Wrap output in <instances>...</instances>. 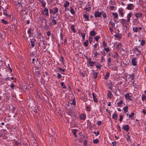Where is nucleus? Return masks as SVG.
<instances>
[{"instance_id":"49","label":"nucleus","mask_w":146,"mask_h":146,"mask_svg":"<svg viewBox=\"0 0 146 146\" xmlns=\"http://www.w3.org/2000/svg\"><path fill=\"white\" fill-rule=\"evenodd\" d=\"M72 110L71 109V108H70L68 109V112L69 113V114H71L72 113Z\"/></svg>"},{"instance_id":"59","label":"nucleus","mask_w":146,"mask_h":146,"mask_svg":"<svg viewBox=\"0 0 146 146\" xmlns=\"http://www.w3.org/2000/svg\"><path fill=\"white\" fill-rule=\"evenodd\" d=\"M86 110L88 111H90V107L87 106L86 107Z\"/></svg>"},{"instance_id":"53","label":"nucleus","mask_w":146,"mask_h":146,"mask_svg":"<svg viewBox=\"0 0 146 146\" xmlns=\"http://www.w3.org/2000/svg\"><path fill=\"white\" fill-rule=\"evenodd\" d=\"M31 29L30 28H29V30L27 31V33L28 34H29V36H30V34L31 33Z\"/></svg>"},{"instance_id":"28","label":"nucleus","mask_w":146,"mask_h":146,"mask_svg":"<svg viewBox=\"0 0 146 146\" xmlns=\"http://www.w3.org/2000/svg\"><path fill=\"white\" fill-rule=\"evenodd\" d=\"M125 98L127 99H129V100H131V99L130 98V96L128 94H126L125 96Z\"/></svg>"},{"instance_id":"37","label":"nucleus","mask_w":146,"mask_h":146,"mask_svg":"<svg viewBox=\"0 0 146 146\" xmlns=\"http://www.w3.org/2000/svg\"><path fill=\"white\" fill-rule=\"evenodd\" d=\"M61 85L62 87L63 88H66V87L65 86V85H64V82H61Z\"/></svg>"},{"instance_id":"2","label":"nucleus","mask_w":146,"mask_h":146,"mask_svg":"<svg viewBox=\"0 0 146 146\" xmlns=\"http://www.w3.org/2000/svg\"><path fill=\"white\" fill-rule=\"evenodd\" d=\"M134 7V6L131 3H129L127 4V6L126 9L128 10H131L133 9Z\"/></svg>"},{"instance_id":"12","label":"nucleus","mask_w":146,"mask_h":146,"mask_svg":"<svg viewBox=\"0 0 146 146\" xmlns=\"http://www.w3.org/2000/svg\"><path fill=\"white\" fill-rule=\"evenodd\" d=\"M142 14L141 13H136L134 15L136 18H138L139 17H141L142 16Z\"/></svg>"},{"instance_id":"60","label":"nucleus","mask_w":146,"mask_h":146,"mask_svg":"<svg viewBox=\"0 0 146 146\" xmlns=\"http://www.w3.org/2000/svg\"><path fill=\"white\" fill-rule=\"evenodd\" d=\"M142 112L144 114V115L146 114V110L145 109H143V110Z\"/></svg>"},{"instance_id":"38","label":"nucleus","mask_w":146,"mask_h":146,"mask_svg":"<svg viewBox=\"0 0 146 146\" xmlns=\"http://www.w3.org/2000/svg\"><path fill=\"white\" fill-rule=\"evenodd\" d=\"M58 9L57 7H55L54 8V11H53V14H55L58 12Z\"/></svg>"},{"instance_id":"40","label":"nucleus","mask_w":146,"mask_h":146,"mask_svg":"<svg viewBox=\"0 0 146 146\" xmlns=\"http://www.w3.org/2000/svg\"><path fill=\"white\" fill-rule=\"evenodd\" d=\"M145 41L143 40L141 41L140 45L141 46H143L144 44H145Z\"/></svg>"},{"instance_id":"42","label":"nucleus","mask_w":146,"mask_h":146,"mask_svg":"<svg viewBox=\"0 0 146 146\" xmlns=\"http://www.w3.org/2000/svg\"><path fill=\"white\" fill-rule=\"evenodd\" d=\"M117 117V115L116 114H114L113 115L112 117L114 119H116Z\"/></svg>"},{"instance_id":"54","label":"nucleus","mask_w":146,"mask_h":146,"mask_svg":"<svg viewBox=\"0 0 146 146\" xmlns=\"http://www.w3.org/2000/svg\"><path fill=\"white\" fill-rule=\"evenodd\" d=\"M57 77L59 79H60L62 77V75L58 73L57 75Z\"/></svg>"},{"instance_id":"13","label":"nucleus","mask_w":146,"mask_h":146,"mask_svg":"<svg viewBox=\"0 0 146 146\" xmlns=\"http://www.w3.org/2000/svg\"><path fill=\"white\" fill-rule=\"evenodd\" d=\"M44 12L46 13L45 14V15L46 16H48L49 15V14L48 13V9L46 8V7H45L44 9L43 10Z\"/></svg>"},{"instance_id":"20","label":"nucleus","mask_w":146,"mask_h":146,"mask_svg":"<svg viewBox=\"0 0 146 146\" xmlns=\"http://www.w3.org/2000/svg\"><path fill=\"white\" fill-rule=\"evenodd\" d=\"M98 45V43H95L94 45V50H97L99 49V47L98 46V48L97 47V46Z\"/></svg>"},{"instance_id":"36","label":"nucleus","mask_w":146,"mask_h":146,"mask_svg":"<svg viewBox=\"0 0 146 146\" xmlns=\"http://www.w3.org/2000/svg\"><path fill=\"white\" fill-rule=\"evenodd\" d=\"M98 76V73L97 72H94L93 77L94 79L97 78Z\"/></svg>"},{"instance_id":"4","label":"nucleus","mask_w":146,"mask_h":146,"mask_svg":"<svg viewBox=\"0 0 146 146\" xmlns=\"http://www.w3.org/2000/svg\"><path fill=\"white\" fill-rule=\"evenodd\" d=\"M137 58L134 57L131 60V63L133 65L136 66L137 64V61H136Z\"/></svg>"},{"instance_id":"63","label":"nucleus","mask_w":146,"mask_h":146,"mask_svg":"<svg viewBox=\"0 0 146 146\" xmlns=\"http://www.w3.org/2000/svg\"><path fill=\"white\" fill-rule=\"evenodd\" d=\"M101 65H100V64H98L97 65H96V67L97 68H99L101 67Z\"/></svg>"},{"instance_id":"9","label":"nucleus","mask_w":146,"mask_h":146,"mask_svg":"<svg viewBox=\"0 0 146 146\" xmlns=\"http://www.w3.org/2000/svg\"><path fill=\"white\" fill-rule=\"evenodd\" d=\"M120 23L123 26H124V24L126 23V20L124 19H121L119 20Z\"/></svg>"},{"instance_id":"61","label":"nucleus","mask_w":146,"mask_h":146,"mask_svg":"<svg viewBox=\"0 0 146 146\" xmlns=\"http://www.w3.org/2000/svg\"><path fill=\"white\" fill-rule=\"evenodd\" d=\"M47 2L49 3H52L53 2V0H47Z\"/></svg>"},{"instance_id":"47","label":"nucleus","mask_w":146,"mask_h":146,"mask_svg":"<svg viewBox=\"0 0 146 146\" xmlns=\"http://www.w3.org/2000/svg\"><path fill=\"white\" fill-rule=\"evenodd\" d=\"M127 141H131L130 137L129 135H127Z\"/></svg>"},{"instance_id":"41","label":"nucleus","mask_w":146,"mask_h":146,"mask_svg":"<svg viewBox=\"0 0 146 146\" xmlns=\"http://www.w3.org/2000/svg\"><path fill=\"white\" fill-rule=\"evenodd\" d=\"M93 142L94 143H97L99 142V140L98 139H96L93 140Z\"/></svg>"},{"instance_id":"14","label":"nucleus","mask_w":146,"mask_h":146,"mask_svg":"<svg viewBox=\"0 0 146 146\" xmlns=\"http://www.w3.org/2000/svg\"><path fill=\"white\" fill-rule=\"evenodd\" d=\"M112 14L113 16V18L114 19L118 18V15L117 13H112Z\"/></svg>"},{"instance_id":"35","label":"nucleus","mask_w":146,"mask_h":146,"mask_svg":"<svg viewBox=\"0 0 146 146\" xmlns=\"http://www.w3.org/2000/svg\"><path fill=\"white\" fill-rule=\"evenodd\" d=\"M1 21L2 23L6 25L8 23V22L6 21L4 19H2L1 20Z\"/></svg>"},{"instance_id":"24","label":"nucleus","mask_w":146,"mask_h":146,"mask_svg":"<svg viewBox=\"0 0 146 146\" xmlns=\"http://www.w3.org/2000/svg\"><path fill=\"white\" fill-rule=\"evenodd\" d=\"M70 12L71 13L74 14L75 13V12L72 7H70Z\"/></svg>"},{"instance_id":"5","label":"nucleus","mask_w":146,"mask_h":146,"mask_svg":"<svg viewBox=\"0 0 146 146\" xmlns=\"http://www.w3.org/2000/svg\"><path fill=\"white\" fill-rule=\"evenodd\" d=\"M123 105H125V104L122 100H120L117 103V106L119 107H121Z\"/></svg>"},{"instance_id":"23","label":"nucleus","mask_w":146,"mask_h":146,"mask_svg":"<svg viewBox=\"0 0 146 146\" xmlns=\"http://www.w3.org/2000/svg\"><path fill=\"white\" fill-rule=\"evenodd\" d=\"M88 62L90 65L91 66L94 65L95 64V62L91 61H90V60Z\"/></svg>"},{"instance_id":"39","label":"nucleus","mask_w":146,"mask_h":146,"mask_svg":"<svg viewBox=\"0 0 146 146\" xmlns=\"http://www.w3.org/2000/svg\"><path fill=\"white\" fill-rule=\"evenodd\" d=\"M93 37L90 36L89 38V40L90 44H91L92 42Z\"/></svg>"},{"instance_id":"15","label":"nucleus","mask_w":146,"mask_h":146,"mask_svg":"<svg viewBox=\"0 0 146 146\" xmlns=\"http://www.w3.org/2000/svg\"><path fill=\"white\" fill-rule=\"evenodd\" d=\"M133 50L134 51H136L137 52H138L140 54H141V51L139 50H138V48L137 46H135L134 47V48Z\"/></svg>"},{"instance_id":"46","label":"nucleus","mask_w":146,"mask_h":146,"mask_svg":"<svg viewBox=\"0 0 146 146\" xmlns=\"http://www.w3.org/2000/svg\"><path fill=\"white\" fill-rule=\"evenodd\" d=\"M134 113L133 112L131 114L129 115V118L133 117L134 116Z\"/></svg>"},{"instance_id":"26","label":"nucleus","mask_w":146,"mask_h":146,"mask_svg":"<svg viewBox=\"0 0 146 146\" xmlns=\"http://www.w3.org/2000/svg\"><path fill=\"white\" fill-rule=\"evenodd\" d=\"M53 19L52 20V21L53 23V25H55L57 23L56 20L54 19V18H55V17H53Z\"/></svg>"},{"instance_id":"27","label":"nucleus","mask_w":146,"mask_h":146,"mask_svg":"<svg viewBox=\"0 0 146 146\" xmlns=\"http://www.w3.org/2000/svg\"><path fill=\"white\" fill-rule=\"evenodd\" d=\"M71 30L73 31V33H75L76 32V31L75 29V28H74V25H72L71 26Z\"/></svg>"},{"instance_id":"33","label":"nucleus","mask_w":146,"mask_h":146,"mask_svg":"<svg viewBox=\"0 0 146 146\" xmlns=\"http://www.w3.org/2000/svg\"><path fill=\"white\" fill-rule=\"evenodd\" d=\"M81 35L82 37V38L84 40L86 34L84 33H81Z\"/></svg>"},{"instance_id":"21","label":"nucleus","mask_w":146,"mask_h":146,"mask_svg":"<svg viewBox=\"0 0 146 146\" xmlns=\"http://www.w3.org/2000/svg\"><path fill=\"white\" fill-rule=\"evenodd\" d=\"M115 37L117 38L118 39H120L121 38V36L119 34H116L114 35Z\"/></svg>"},{"instance_id":"55","label":"nucleus","mask_w":146,"mask_h":146,"mask_svg":"<svg viewBox=\"0 0 146 146\" xmlns=\"http://www.w3.org/2000/svg\"><path fill=\"white\" fill-rule=\"evenodd\" d=\"M58 69L59 70L63 72H64V69L60 68H58Z\"/></svg>"},{"instance_id":"30","label":"nucleus","mask_w":146,"mask_h":146,"mask_svg":"<svg viewBox=\"0 0 146 146\" xmlns=\"http://www.w3.org/2000/svg\"><path fill=\"white\" fill-rule=\"evenodd\" d=\"M127 109H128V107L127 106H125L123 108V110H124V111L125 113L127 112H128Z\"/></svg>"},{"instance_id":"29","label":"nucleus","mask_w":146,"mask_h":146,"mask_svg":"<svg viewBox=\"0 0 146 146\" xmlns=\"http://www.w3.org/2000/svg\"><path fill=\"white\" fill-rule=\"evenodd\" d=\"M133 30L134 32H137L138 31L137 27H133Z\"/></svg>"},{"instance_id":"32","label":"nucleus","mask_w":146,"mask_h":146,"mask_svg":"<svg viewBox=\"0 0 146 146\" xmlns=\"http://www.w3.org/2000/svg\"><path fill=\"white\" fill-rule=\"evenodd\" d=\"M110 74L108 72H107L106 75L104 77V79H107L109 77Z\"/></svg>"},{"instance_id":"19","label":"nucleus","mask_w":146,"mask_h":146,"mask_svg":"<svg viewBox=\"0 0 146 146\" xmlns=\"http://www.w3.org/2000/svg\"><path fill=\"white\" fill-rule=\"evenodd\" d=\"M113 56L115 58H116V59H117L118 58V55L117 53L116 52H115L114 54L113 55Z\"/></svg>"},{"instance_id":"34","label":"nucleus","mask_w":146,"mask_h":146,"mask_svg":"<svg viewBox=\"0 0 146 146\" xmlns=\"http://www.w3.org/2000/svg\"><path fill=\"white\" fill-rule=\"evenodd\" d=\"M3 14L4 15H5L6 16H8V14H7V11L6 9H3Z\"/></svg>"},{"instance_id":"56","label":"nucleus","mask_w":146,"mask_h":146,"mask_svg":"<svg viewBox=\"0 0 146 146\" xmlns=\"http://www.w3.org/2000/svg\"><path fill=\"white\" fill-rule=\"evenodd\" d=\"M99 37L98 36H96L94 37V38L96 41H98Z\"/></svg>"},{"instance_id":"8","label":"nucleus","mask_w":146,"mask_h":146,"mask_svg":"<svg viewBox=\"0 0 146 146\" xmlns=\"http://www.w3.org/2000/svg\"><path fill=\"white\" fill-rule=\"evenodd\" d=\"M122 46V44L120 43H118L117 44L116 46V48L118 50L120 49Z\"/></svg>"},{"instance_id":"31","label":"nucleus","mask_w":146,"mask_h":146,"mask_svg":"<svg viewBox=\"0 0 146 146\" xmlns=\"http://www.w3.org/2000/svg\"><path fill=\"white\" fill-rule=\"evenodd\" d=\"M83 16L86 21H89V17L88 15L84 14Z\"/></svg>"},{"instance_id":"50","label":"nucleus","mask_w":146,"mask_h":146,"mask_svg":"<svg viewBox=\"0 0 146 146\" xmlns=\"http://www.w3.org/2000/svg\"><path fill=\"white\" fill-rule=\"evenodd\" d=\"M103 47L104 48L106 47L107 46L106 45V43H105V41H104L103 42Z\"/></svg>"},{"instance_id":"44","label":"nucleus","mask_w":146,"mask_h":146,"mask_svg":"<svg viewBox=\"0 0 146 146\" xmlns=\"http://www.w3.org/2000/svg\"><path fill=\"white\" fill-rule=\"evenodd\" d=\"M77 131V130L76 129H74L72 131L74 135L75 136H76V133Z\"/></svg>"},{"instance_id":"10","label":"nucleus","mask_w":146,"mask_h":146,"mask_svg":"<svg viewBox=\"0 0 146 146\" xmlns=\"http://www.w3.org/2000/svg\"><path fill=\"white\" fill-rule=\"evenodd\" d=\"M129 129V126L128 125H125L123 127V129L126 130V131H128Z\"/></svg>"},{"instance_id":"57","label":"nucleus","mask_w":146,"mask_h":146,"mask_svg":"<svg viewBox=\"0 0 146 146\" xmlns=\"http://www.w3.org/2000/svg\"><path fill=\"white\" fill-rule=\"evenodd\" d=\"M10 86L12 88H13L15 86L12 83H11L10 84Z\"/></svg>"},{"instance_id":"1","label":"nucleus","mask_w":146,"mask_h":146,"mask_svg":"<svg viewBox=\"0 0 146 146\" xmlns=\"http://www.w3.org/2000/svg\"><path fill=\"white\" fill-rule=\"evenodd\" d=\"M103 12H99L98 11H96L95 13H94L95 17H100L102 15H103Z\"/></svg>"},{"instance_id":"62","label":"nucleus","mask_w":146,"mask_h":146,"mask_svg":"<svg viewBox=\"0 0 146 146\" xmlns=\"http://www.w3.org/2000/svg\"><path fill=\"white\" fill-rule=\"evenodd\" d=\"M47 35L48 36H49L51 35V33L50 31H48L47 32Z\"/></svg>"},{"instance_id":"3","label":"nucleus","mask_w":146,"mask_h":146,"mask_svg":"<svg viewBox=\"0 0 146 146\" xmlns=\"http://www.w3.org/2000/svg\"><path fill=\"white\" fill-rule=\"evenodd\" d=\"M118 13L119 16L123 17L124 15L123 13V9L122 8H120L119 9Z\"/></svg>"},{"instance_id":"45","label":"nucleus","mask_w":146,"mask_h":146,"mask_svg":"<svg viewBox=\"0 0 146 146\" xmlns=\"http://www.w3.org/2000/svg\"><path fill=\"white\" fill-rule=\"evenodd\" d=\"M119 117L120 118L119 119V121H120V122H121L123 120V116L122 115H120Z\"/></svg>"},{"instance_id":"6","label":"nucleus","mask_w":146,"mask_h":146,"mask_svg":"<svg viewBox=\"0 0 146 146\" xmlns=\"http://www.w3.org/2000/svg\"><path fill=\"white\" fill-rule=\"evenodd\" d=\"M86 117V115L83 113L81 114L80 116V119L84 120H85Z\"/></svg>"},{"instance_id":"7","label":"nucleus","mask_w":146,"mask_h":146,"mask_svg":"<svg viewBox=\"0 0 146 146\" xmlns=\"http://www.w3.org/2000/svg\"><path fill=\"white\" fill-rule=\"evenodd\" d=\"M92 96L94 102L96 103L98 102V99L96 98L97 96L94 93H92Z\"/></svg>"},{"instance_id":"18","label":"nucleus","mask_w":146,"mask_h":146,"mask_svg":"<svg viewBox=\"0 0 146 146\" xmlns=\"http://www.w3.org/2000/svg\"><path fill=\"white\" fill-rule=\"evenodd\" d=\"M69 2L67 1H65L64 4V7L65 8L67 7L69 5Z\"/></svg>"},{"instance_id":"17","label":"nucleus","mask_w":146,"mask_h":146,"mask_svg":"<svg viewBox=\"0 0 146 146\" xmlns=\"http://www.w3.org/2000/svg\"><path fill=\"white\" fill-rule=\"evenodd\" d=\"M44 27L45 29L46 30L48 31L50 29L49 26L47 25V23H45Z\"/></svg>"},{"instance_id":"11","label":"nucleus","mask_w":146,"mask_h":146,"mask_svg":"<svg viewBox=\"0 0 146 146\" xmlns=\"http://www.w3.org/2000/svg\"><path fill=\"white\" fill-rule=\"evenodd\" d=\"M131 13H129L127 15V21L129 23L130 22V18L131 16Z\"/></svg>"},{"instance_id":"64","label":"nucleus","mask_w":146,"mask_h":146,"mask_svg":"<svg viewBox=\"0 0 146 146\" xmlns=\"http://www.w3.org/2000/svg\"><path fill=\"white\" fill-rule=\"evenodd\" d=\"M110 2H111V5H115V2L114 1H112L111 0Z\"/></svg>"},{"instance_id":"43","label":"nucleus","mask_w":146,"mask_h":146,"mask_svg":"<svg viewBox=\"0 0 146 146\" xmlns=\"http://www.w3.org/2000/svg\"><path fill=\"white\" fill-rule=\"evenodd\" d=\"M100 55V53L98 52H96L94 54V56L95 57H97L98 55Z\"/></svg>"},{"instance_id":"25","label":"nucleus","mask_w":146,"mask_h":146,"mask_svg":"<svg viewBox=\"0 0 146 146\" xmlns=\"http://www.w3.org/2000/svg\"><path fill=\"white\" fill-rule=\"evenodd\" d=\"M141 99L143 101H145L146 100V96L144 94H143L142 96Z\"/></svg>"},{"instance_id":"16","label":"nucleus","mask_w":146,"mask_h":146,"mask_svg":"<svg viewBox=\"0 0 146 146\" xmlns=\"http://www.w3.org/2000/svg\"><path fill=\"white\" fill-rule=\"evenodd\" d=\"M96 34V32L94 30H92L90 31V36H95Z\"/></svg>"},{"instance_id":"58","label":"nucleus","mask_w":146,"mask_h":146,"mask_svg":"<svg viewBox=\"0 0 146 146\" xmlns=\"http://www.w3.org/2000/svg\"><path fill=\"white\" fill-rule=\"evenodd\" d=\"M104 48L105 50L107 51V52H108L109 51V49L108 48L105 47Z\"/></svg>"},{"instance_id":"52","label":"nucleus","mask_w":146,"mask_h":146,"mask_svg":"<svg viewBox=\"0 0 146 146\" xmlns=\"http://www.w3.org/2000/svg\"><path fill=\"white\" fill-rule=\"evenodd\" d=\"M94 133L95 134L96 136L98 135L99 134V132L98 131L97 132L95 131L94 132Z\"/></svg>"},{"instance_id":"51","label":"nucleus","mask_w":146,"mask_h":146,"mask_svg":"<svg viewBox=\"0 0 146 146\" xmlns=\"http://www.w3.org/2000/svg\"><path fill=\"white\" fill-rule=\"evenodd\" d=\"M30 42L32 47H33L34 46V42L32 40H31Z\"/></svg>"},{"instance_id":"48","label":"nucleus","mask_w":146,"mask_h":146,"mask_svg":"<svg viewBox=\"0 0 146 146\" xmlns=\"http://www.w3.org/2000/svg\"><path fill=\"white\" fill-rule=\"evenodd\" d=\"M115 9V7L113 6H110V10L111 11Z\"/></svg>"},{"instance_id":"22","label":"nucleus","mask_w":146,"mask_h":146,"mask_svg":"<svg viewBox=\"0 0 146 146\" xmlns=\"http://www.w3.org/2000/svg\"><path fill=\"white\" fill-rule=\"evenodd\" d=\"M83 44L85 46H87L88 45V40H86L83 43Z\"/></svg>"}]
</instances>
